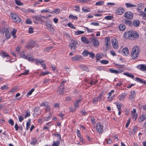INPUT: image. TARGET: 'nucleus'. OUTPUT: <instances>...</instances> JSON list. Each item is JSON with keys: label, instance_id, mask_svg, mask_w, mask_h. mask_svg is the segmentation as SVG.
<instances>
[{"label": "nucleus", "instance_id": "f257e3e1", "mask_svg": "<svg viewBox=\"0 0 146 146\" xmlns=\"http://www.w3.org/2000/svg\"><path fill=\"white\" fill-rule=\"evenodd\" d=\"M125 38L132 39L134 38L135 39H138L139 37V34L138 32L135 31H129L125 32L123 34Z\"/></svg>", "mask_w": 146, "mask_h": 146}, {"label": "nucleus", "instance_id": "f03ea898", "mask_svg": "<svg viewBox=\"0 0 146 146\" xmlns=\"http://www.w3.org/2000/svg\"><path fill=\"white\" fill-rule=\"evenodd\" d=\"M140 52L139 47L136 46L133 47L132 49L131 54V56L133 59H136L138 56Z\"/></svg>", "mask_w": 146, "mask_h": 146}, {"label": "nucleus", "instance_id": "7ed1b4c3", "mask_svg": "<svg viewBox=\"0 0 146 146\" xmlns=\"http://www.w3.org/2000/svg\"><path fill=\"white\" fill-rule=\"evenodd\" d=\"M32 17L34 19V22L35 23H36V21H40L44 23L45 19L47 18L46 17L42 15L33 16Z\"/></svg>", "mask_w": 146, "mask_h": 146}, {"label": "nucleus", "instance_id": "20e7f679", "mask_svg": "<svg viewBox=\"0 0 146 146\" xmlns=\"http://www.w3.org/2000/svg\"><path fill=\"white\" fill-rule=\"evenodd\" d=\"M78 44V42L77 41L72 40L71 41V43L69 44L68 46L70 48L71 50L74 51L77 48Z\"/></svg>", "mask_w": 146, "mask_h": 146}, {"label": "nucleus", "instance_id": "39448f33", "mask_svg": "<svg viewBox=\"0 0 146 146\" xmlns=\"http://www.w3.org/2000/svg\"><path fill=\"white\" fill-rule=\"evenodd\" d=\"M124 16L127 19H131L133 18V14L130 11H127L125 13Z\"/></svg>", "mask_w": 146, "mask_h": 146}, {"label": "nucleus", "instance_id": "423d86ee", "mask_svg": "<svg viewBox=\"0 0 146 146\" xmlns=\"http://www.w3.org/2000/svg\"><path fill=\"white\" fill-rule=\"evenodd\" d=\"M124 12V8L121 7L118 8L115 11L116 13L119 15H122Z\"/></svg>", "mask_w": 146, "mask_h": 146}, {"label": "nucleus", "instance_id": "0eeeda50", "mask_svg": "<svg viewBox=\"0 0 146 146\" xmlns=\"http://www.w3.org/2000/svg\"><path fill=\"white\" fill-rule=\"evenodd\" d=\"M103 125L101 124L100 123H98L96 125V129L99 133H102L103 131Z\"/></svg>", "mask_w": 146, "mask_h": 146}, {"label": "nucleus", "instance_id": "6e6552de", "mask_svg": "<svg viewBox=\"0 0 146 146\" xmlns=\"http://www.w3.org/2000/svg\"><path fill=\"white\" fill-rule=\"evenodd\" d=\"M111 44L113 47L115 49H117L118 48V41L117 39H112L111 40Z\"/></svg>", "mask_w": 146, "mask_h": 146}, {"label": "nucleus", "instance_id": "1a4fd4ad", "mask_svg": "<svg viewBox=\"0 0 146 146\" xmlns=\"http://www.w3.org/2000/svg\"><path fill=\"white\" fill-rule=\"evenodd\" d=\"M64 86L62 85H60L58 89V93L59 94L62 95L64 94Z\"/></svg>", "mask_w": 146, "mask_h": 146}, {"label": "nucleus", "instance_id": "9d476101", "mask_svg": "<svg viewBox=\"0 0 146 146\" xmlns=\"http://www.w3.org/2000/svg\"><path fill=\"white\" fill-rule=\"evenodd\" d=\"M12 19L15 22L18 23L20 21L21 19L17 15L14 14L12 15Z\"/></svg>", "mask_w": 146, "mask_h": 146}, {"label": "nucleus", "instance_id": "9b49d317", "mask_svg": "<svg viewBox=\"0 0 146 146\" xmlns=\"http://www.w3.org/2000/svg\"><path fill=\"white\" fill-rule=\"evenodd\" d=\"M33 111L34 113H33V115L35 116V114L38 115L41 113V111L39 107H35L34 108Z\"/></svg>", "mask_w": 146, "mask_h": 146}, {"label": "nucleus", "instance_id": "f8f14e48", "mask_svg": "<svg viewBox=\"0 0 146 146\" xmlns=\"http://www.w3.org/2000/svg\"><path fill=\"white\" fill-rule=\"evenodd\" d=\"M35 45V42L33 40H30L28 42V50L31 49Z\"/></svg>", "mask_w": 146, "mask_h": 146}, {"label": "nucleus", "instance_id": "ddd939ff", "mask_svg": "<svg viewBox=\"0 0 146 146\" xmlns=\"http://www.w3.org/2000/svg\"><path fill=\"white\" fill-rule=\"evenodd\" d=\"M102 94L100 93L98 96V97H95L93 99V102L94 104H96L97 103L98 101L99 100V101L101 99V97L102 96Z\"/></svg>", "mask_w": 146, "mask_h": 146}, {"label": "nucleus", "instance_id": "4468645a", "mask_svg": "<svg viewBox=\"0 0 146 146\" xmlns=\"http://www.w3.org/2000/svg\"><path fill=\"white\" fill-rule=\"evenodd\" d=\"M109 71L111 73L117 74L119 73H121L123 70H122L119 69L118 70H116L112 69H109Z\"/></svg>", "mask_w": 146, "mask_h": 146}, {"label": "nucleus", "instance_id": "2eb2a0df", "mask_svg": "<svg viewBox=\"0 0 146 146\" xmlns=\"http://www.w3.org/2000/svg\"><path fill=\"white\" fill-rule=\"evenodd\" d=\"M122 53L124 56H126L128 55L129 52L128 48L127 47L123 48L122 49Z\"/></svg>", "mask_w": 146, "mask_h": 146}, {"label": "nucleus", "instance_id": "dca6fc26", "mask_svg": "<svg viewBox=\"0 0 146 146\" xmlns=\"http://www.w3.org/2000/svg\"><path fill=\"white\" fill-rule=\"evenodd\" d=\"M46 27L47 29L50 31H54V29L53 27L51 24L49 23H46Z\"/></svg>", "mask_w": 146, "mask_h": 146}, {"label": "nucleus", "instance_id": "f3484780", "mask_svg": "<svg viewBox=\"0 0 146 146\" xmlns=\"http://www.w3.org/2000/svg\"><path fill=\"white\" fill-rule=\"evenodd\" d=\"M105 44L106 47L108 48L110 46V40L109 37H107L106 38Z\"/></svg>", "mask_w": 146, "mask_h": 146}, {"label": "nucleus", "instance_id": "a211bd4d", "mask_svg": "<svg viewBox=\"0 0 146 146\" xmlns=\"http://www.w3.org/2000/svg\"><path fill=\"white\" fill-rule=\"evenodd\" d=\"M124 23L126 25H128L129 26L132 27L133 26L132 22L130 21L127 19H125Z\"/></svg>", "mask_w": 146, "mask_h": 146}, {"label": "nucleus", "instance_id": "6ab92c4d", "mask_svg": "<svg viewBox=\"0 0 146 146\" xmlns=\"http://www.w3.org/2000/svg\"><path fill=\"white\" fill-rule=\"evenodd\" d=\"M82 100L81 99H78L74 103V107L75 109L79 107V103Z\"/></svg>", "mask_w": 146, "mask_h": 146}, {"label": "nucleus", "instance_id": "aec40b11", "mask_svg": "<svg viewBox=\"0 0 146 146\" xmlns=\"http://www.w3.org/2000/svg\"><path fill=\"white\" fill-rule=\"evenodd\" d=\"M119 28L120 31H124L125 30L126 28L125 25L122 23L119 25Z\"/></svg>", "mask_w": 146, "mask_h": 146}, {"label": "nucleus", "instance_id": "412c9836", "mask_svg": "<svg viewBox=\"0 0 146 146\" xmlns=\"http://www.w3.org/2000/svg\"><path fill=\"white\" fill-rule=\"evenodd\" d=\"M92 41L93 42V44L94 46H95L96 47L99 46V42L97 40L94 38L92 39Z\"/></svg>", "mask_w": 146, "mask_h": 146}, {"label": "nucleus", "instance_id": "4be33fe9", "mask_svg": "<svg viewBox=\"0 0 146 146\" xmlns=\"http://www.w3.org/2000/svg\"><path fill=\"white\" fill-rule=\"evenodd\" d=\"M135 80L138 82H139L141 83H143L144 84H146V81L145 80H143V79L140 78L138 77L135 78Z\"/></svg>", "mask_w": 146, "mask_h": 146}, {"label": "nucleus", "instance_id": "5701e85b", "mask_svg": "<svg viewBox=\"0 0 146 146\" xmlns=\"http://www.w3.org/2000/svg\"><path fill=\"white\" fill-rule=\"evenodd\" d=\"M81 58V56L80 55H77L72 58V59L73 61H79Z\"/></svg>", "mask_w": 146, "mask_h": 146}, {"label": "nucleus", "instance_id": "b1692460", "mask_svg": "<svg viewBox=\"0 0 146 146\" xmlns=\"http://www.w3.org/2000/svg\"><path fill=\"white\" fill-rule=\"evenodd\" d=\"M9 29L7 28L5 33V36L6 38L8 39L11 36V34L9 32Z\"/></svg>", "mask_w": 146, "mask_h": 146}, {"label": "nucleus", "instance_id": "393cba45", "mask_svg": "<svg viewBox=\"0 0 146 146\" xmlns=\"http://www.w3.org/2000/svg\"><path fill=\"white\" fill-rule=\"evenodd\" d=\"M125 5L127 8H131L135 7L136 6V5H133L131 3H125Z\"/></svg>", "mask_w": 146, "mask_h": 146}, {"label": "nucleus", "instance_id": "a878e982", "mask_svg": "<svg viewBox=\"0 0 146 146\" xmlns=\"http://www.w3.org/2000/svg\"><path fill=\"white\" fill-rule=\"evenodd\" d=\"M60 11V10L59 9H55L52 12H51L50 13L52 14H59Z\"/></svg>", "mask_w": 146, "mask_h": 146}, {"label": "nucleus", "instance_id": "bb28decb", "mask_svg": "<svg viewBox=\"0 0 146 146\" xmlns=\"http://www.w3.org/2000/svg\"><path fill=\"white\" fill-rule=\"evenodd\" d=\"M139 21L138 20H135L133 22V25L136 27H138L139 25Z\"/></svg>", "mask_w": 146, "mask_h": 146}, {"label": "nucleus", "instance_id": "cd10ccee", "mask_svg": "<svg viewBox=\"0 0 146 146\" xmlns=\"http://www.w3.org/2000/svg\"><path fill=\"white\" fill-rule=\"evenodd\" d=\"M79 67L81 69L84 71H87L88 70V68L85 65H80L79 66Z\"/></svg>", "mask_w": 146, "mask_h": 146}, {"label": "nucleus", "instance_id": "c85d7f7f", "mask_svg": "<svg viewBox=\"0 0 146 146\" xmlns=\"http://www.w3.org/2000/svg\"><path fill=\"white\" fill-rule=\"evenodd\" d=\"M82 41L88 44L89 41L88 40L87 38L84 36L82 37L81 38Z\"/></svg>", "mask_w": 146, "mask_h": 146}, {"label": "nucleus", "instance_id": "c756f323", "mask_svg": "<svg viewBox=\"0 0 146 146\" xmlns=\"http://www.w3.org/2000/svg\"><path fill=\"white\" fill-rule=\"evenodd\" d=\"M0 55L4 57H7L9 58H8V59H9L10 58V56L7 53L3 51L1 53H0Z\"/></svg>", "mask_w": 146, "mask_h": 146}, {"label": "nucleus", "instance_id": "7c9ffc66", "mask_svg": "<svg viewBox=\"0 0 146 146\" xmlns=\"http://www.w3.org/2000/svg\"><path fill=\"white\" fill-rule=\"evenodd\" d=\"M125 96V95L123 94H122L121 95H119L118 97V99L120 101H122L124 100Z\"/></svg>", "mask_w": 146, "mask_h": 146}, {"label": "nucleus", "instance_id": "2f4dec72", "mask_svg": "<svg viewBox=\"0 0 146 146\" xmlns=\"http://www.w3.org/2000/svg\"><path fill=\"white\" fill-rule=\"evenodd\" d=\"M103 57V55L102 54H98L96 55V57L97 60H99L102 58Z\"/></svg>", "mask_w": 146, "mask_h": 146}, {"label": "nucleus", "instance_id": "473e14b6", "mask_svg": "<svg viewBox=\"0 0 146 146\" xmlns=\"http://www.w3.org/2000/svg\"><path fill=\"white\" fill-rule=\"evenodd\" d=\"M36 58H34V57L33 56H28V60L33 62L34 61H35Z\"/></svg>", "mask_w": 146, "mask_h": 146}, {"label": "nucleus", "instance_id": "72a5a7b5", "mask_svg": "<svg viewBox=\"0 0 146 146\" xmlns=\"http://www.w3.org/2000/svg\"><path fill=\"white\" fill-rule=\"evenodd\" d=\"M146 119V117L145 115L142 114L141 115L140 118V120L139 122H141L143 121L145 119Z\"/></svg>", "mask_w": 146, "mask_h": 146}, {"label": "nucleus", "instance_id": "f704fd0d", "mask_svg": "<svg viewBox=\"0 0 146 146\" xmlns=\"http://www.w3.org/2000/svg\"><path fill=\"white\" fill-rule=\"evenodd\" d=\"M35 62L36 64H41L42 63H43L44 62V61L42 60H37L36 58L35 60Z\"/></svg>", "mask_w": 146, "mask_h": 146}, {"label": "nucleus", "instance_id": "c9c22d12", "mask_svg": "<svg viewBox=\"0 0 146 146\" xmlns=\"http://www.w3.org/2000/svg\"><path fill=\"white\" fill-rule=\"evenodd\" d=\"M34 29L32 26H30L29 28L28 33L29 34H33V33Z\"/></svg>", "mask_w": 146, "mask_h": 146}, {"label": "nucleus", "instance_id": "e433bc0d", "mask_svg": "<svg viewBox=\"0 0 146 146\" xmlns=\"http://www.w3.org/2000/svg\"><path fill=\"white\" fill-rule=\"evenodd\" d=\"M123 74L132 78H133L134 77V76L133 75L129 74L127 72H125L123 73Z\"/></svg>", "mask_w": 146, "mask_h": 146}, {"label": "nucleus", "instance_id": "4c0bfd02", "mask_svg": "<svg viewBox=\"0 0 146 146\" xmlns=\"http://www.w3.org/2000/svg\"><path fill=\"white\" fill-rule=\"evenodd\" d=\"M60 144L59 141H53L52 146H58Z\"/></svg>", "mask_w": 146, "mask_h": 146}, {"label": "nucleus", "instance_id": "58836bf2", "mask_svg": "<svg viewBox=\"0 0 146 146\" xmlns=\"http://www.w3.org/2000/svg\"><path fill=\"white\" fill-rule=\"evenodd\" d=\"M104 3V1H99L97 2L95 4L96 5H103Z\"/></svg>", "mask_w": 146, "mask_h": 146}, {"label": "nucleus", "instance_id": "ea45409f", "mask_svg": "<svg viewBox=\"0 0 146 146\" xmlns=\"http://www.w3.org/2000/svg\"><path fill=\"white\" fill-rule=\"evenodd\" d=\"M15 3L18 5H22L23 3H21L20 0H15Z\"/></svg>", "mask_w": 146, "mask_h": 146}, {"label": "nucleus", "instance_id": "a19ab883", "mask_svg": "<svg viewBox=\"0 0 146 146\" xmlns=\"http://www.w3.org/2000/svg\"><path fill=\"white\" fill-rule=\"evenodd\" d=\"M69 18L74 20H77L78 19V17L76 16H75L72 15H70L69 16Z\"/></svg>", "mask_w": 146, "mask_h": 146}, {"label": "nucleus", "instance_id": "79ce46f5", "mask_svg": "<svg viewBox=\"0 0 146 146\" xmlns=\"http://www.w3.org/2000/svg\"><path fill=\"white\" fill-rule=\"evenodd\" d=\"M18 90V89L17 87H14L11 90L10 92H11L12 94H13L15 92H17Z\"/></svg>", "mask_w": 146, "mask_h": 146}, {"label": "nucleus", "instance_id": "37998d69", "mask_svg": "<svg viewBox=\"0 0 146 146\" xmlns=\"http://www.w3.org/2000/svg\"><path fill=\"white\" fill-rule=\"evenodd\" d=\"M116 104L117 105V107L118 109V111L120 110L121 108V107L122 106V105L121 103L118 104L117 102L116 103Z\"/></svg>", "mask_w": 146, "mask_h": 146}, {"label": "nucleus", "instance_id": "c03bdc74", "mask_svg": "<svg viewBox=\"0 0 146 146\" xmlns=\"http://www.w3.org/2000/svg\"><path fill=\"white\" fill-rule=\"evenodd\" d=\"M89 52H88L87 50H84L83 52V56H87L89 54Z\"/></svg>", "mask_w": 146, "mask_h": 146}, {"label": "nucleus", "instance_id": "a18cd8bd", "mask_svg": "<svg viewBox=\"0 0 146 146\" xmlns=\"http://www.w3.org/2000/svg\"><path fill=\"white\" fill-rule=\"evenodd\" d=\"M51 116V114H50L47 117H45L44 118V120L45 121H48L50 119Z\"/></svg>", "mask_w": 146, "mask_h": 146}, {"label": "nucleus", "instance_id": "49530a36", "mask_svg": "<svg viewBox=\"0 0 146 146\" xmlns=\"http://www.w3.org/2000/svg\"><path fill=\"white\" fill-rule=\"evenodd\" d=\"M140 69L143 71H145L146 70V66L143 64L141 65L140 67Z\"/></svg>", "mask_w": 146, "mask_h": 146}, {"label": "nucleus", "instance_id": "de8ad7c7", "mask_svg": "<svg viewBox=\"0 0 146 146\" xmlns=\"http://www.w3.org/2000/svg\"><path fill=\"white\" fill-rule=\"evenodd\" d=\"M113 18L112 16L108 15L105 17V19L107 20H110L112 19Z\"/></svg>", "mask_w": 146, "mask_h": 146}, {"label": "nucleus", "instance_id": "09e8293b", "mask_svg": "<svg viewBox=\"0 0 146 146\" xmlns=\"http://www.w3.org/2000/svg\"><path fill=\"white\" fill-rule=\"evenodd\" d=\"M137 129V126H135L133 127L132 130V133H133V135H135V134Z\"/></svg>", "mask_w": 146, "mask_h": 146}, {"label": "nucleus", "instance_id": "8fccbe9b", "mask_svg": "<svg viewBox=\"0 0 146 146\" xmlns=\"http://www.w3.org/2000/svg\"><path fill=\"white\" fill-rule=\"evenodd\" d=\"M88 55H89L90 57L92 59H93L95 56V54L92 52H89Z\"/></svg>", "mask_w": 146, "mask_h": 146}, {"label": "nucleus", "instance_id": "3c124183", "mask_svg": "<svg viewBox=\"0 0 146 146\" xmlns=\"http://www.w3.org/2000/svg\"><path fill=\"white\" fill-rule=\"evenodd\" d=\"M67 25L68 26V27H70L71 28L73 29H75V27L71 23H69Z\"/></svg>", "mask_w": 146, "mask_h": 146}, {"label": "nucleus", "instance_id": "603ef678", "mask_svg": "<svg viewBox=\"0 0 146 146\" xmlns=\"http://www.w3.org/2000/svg\"><path fill=\"white\" fill-rule=\"evenodd\" d=\"M48 103L47 102H42L40 105V106L42 107H46L48 105Z\"/></svg>", "mask_w": 146, "mask_h": 146}, {"label": "nucleus", "instance_id": "864d4df0", "mask_svg": "<svg viewBox=\"0 0 146 146\" xmlns=\"http://www.w3.org/2000/svg\"><path fill=\"white\" fill-rule=\"evenodd\" d=\"M24 52L23 51V53L20 54V55L22 58L26 59L27 58V56L24 54Z\"/></svg>", "mask_w": 146, "mask_h": 146}, {"label": "nucleus", "instance_id": "5fc2aeb1", "mask_svg": "<svg viewBox=\"0 0 146 146\" xmlns=\"http://www.w3.org/2000/svg\"><path fill=\"white\" fill-rule=\"evenodd\" d=\"M101 62L102 64H106L108 63L109 62L108 60H103L101 61Z\"/></svg>", "mask_w": 146, "mask_h": 146}, {"label": "nucleus", "instance_id": "6e6d98bb", "mask_svg": "<svg viewBox=\"0 0 146 146\" xmlns=\"http://www.w3.org/2000/svg\"><path fill=\"white\" fill-rule=\"evenodd\" d=\"M84 33V32L83 31L78 30L76 32V34L78 35L80 34H83Z\"/></svg>", "mask_w": 146, "mask_h": 146}, {"label": "nucleus", "instance_id": "4d7b16f0", "mask_svg": "<svg viewBox=\"0 0 146 146\" xmlns=\"http://www.w3.org/2000/svg\"><path fill=\"white\" fill-rule=\"evenodd\" d=\"M54 136L56 137L59 140H61V137L60 134H55L54 135Z\"/></svg>", "mask_w": 146, "mask_h": 146}, {"label": "nucleus", "instance_id": "13d9d810", "mask_svg": "<svg viewBox=\"0 0 146 146\" xmlns=\"http://www.w3.org/2000/svg\"><path fill=\"white\" fill-rule=\"evenodd\" d=\"M135 91H132L131 92V96L132 98H134L135 96Z\"/></svg>", "mask_w": 146, "mask_h": 146}, {"label": "nucleus", "instance_id": "bf43d9fd", "mask_svg": "<svg viewBox=\"0 0 146 146\" xmlns=\"http://www.w3.org/2000/svg\"><path fill=\"white\" fill-rule=\"evenodd\" d=\"M74 7L76 8V9H74L75 11L78 12H79L80 11V9L79 6H75Z\"/></svg>", "mask_w": 146, "mask_h": 146}, {"label": "nucleus", "instance_id": "052dcab7", "mask_svg": "<svg viewBox=\"0 0 146 146\" xmlns=\"http://www.w3.org/2000/svg\"><path fill=\"white\" fill-rule=\"evenodd\" d=\"M8 123L12 125H14V121L12 119H10L8 121Z\"/></svg>", "mask_w": 146, "mask_h": 146}, {"label": "nucleus", "instance_id": "680f3d73", "mask_svg": "<svg viewBox=\"0 0 146 146\" xmlns=\"http://www.w3.org/2000/svg\"><path fill=\"white\" fill-rule=\"evenodd\" d=\"M91 25L98 26L99 25V23H98L92 22L90 24Z\"/></svg>", "mask_w": 146, "mask_h": 146}, {"label": "nucleus", "instance_id": "e2e57ef3", "mask_svg": "<svg viewBox=\"0 0 146 146\" xmlns=\"http://www.w3.org/2000/svg\"><path fill=\"white\" fill-rule=\"evenodd\" d=\"M137 7H138L141 9H142L143 7V5L142 3H140L137 5Z\"/></svg>", "mask_w": 146, "mask_h": 146}, {"label": "nucleus", "instance_id": "0e129e2a", "mask_svg": "<svg viewBox=\"0 0 146 146\" xmlns=\"http://www.w3.org/2000/svg\"><path fill=\"white\" fill-rule=\"evenodd\" d=\"M49 80V79H45L43 81V84H48Z\"/></svg>", "mask_w": 146, "mask_h": 146}, {"label": "nucleus", "instance_id": "69168bd1", "mask_svg": "<svg viewBox=\"0 0 146 146\" xmlns=\"http://www.w3.org/2000/svg\"><path fill=\"white\" fill-rule=\"evenodd\" d=\"M35 90V89L34 88H33L31 90L28 92V95H31L32 93Z\"/></svg>", "mask_w": 146, "mask_h": 146}, {"label": "nucleus", "instance_id": "338daca9", "mask_svg": "<svg viewBox=\"0 0 146 146\" xmlns=\"http://www.w3.org/2000/svg\"><path fill=\"white\" fill-rule=\"evenodd\" d=\"M19 120L20 122H21L24 119V117L21 115H19L18 116Z\"/></svg>", "mask_w": 146, "mask_h": 146}, {"label": "nucleus", "instance_id": "774afa93", "mask_svg": "<svg viewBox=\"0 0 146 146\" xmlns=\"http://www.w3.org/2000/svg\"><path fill=\"white\" fill-rule=\"evenodd\" d=\"M81 112V114L84 116H85L88 114L87 112L84 110H82Z\"/></svg>", "mask_w": 146, "mask_h": 146}]
</instances>
